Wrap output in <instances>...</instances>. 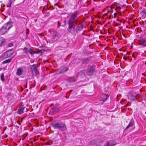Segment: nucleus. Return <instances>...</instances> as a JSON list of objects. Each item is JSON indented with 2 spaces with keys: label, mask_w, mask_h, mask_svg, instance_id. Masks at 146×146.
Returning a JSON list of instances; mask_svg holds the SVG:
<instances>
[{
  "label": "nucleus",
  "mask_w": 146,
  "mask_h": 146,
  "mask_svg": "<svg viewBox=\"0 0 146 146\" xmlns=\"http://www.w3.org/2000/svg\"><path fill=\"white\" fill-rule=\"evenodd\" d=\"M12 24L10 22L5 24L0 29V35H2L7 33L12 27Z\"/></svg>",
  "instance_id": "obj_1"
},
{
  "label": "nucleus",
  "mask_w": 146,
  "mask_h": 146,
  "mask_svg": "<svg viewBox=\"0 0 146 146\" xmlns=\"http://www.w3.org/2000/svg\"><path fill=\"white\" fill-rule=\"evenodd\" d=\"M77 14V13L75 12L71 16L68 22L69 29H71L73 26H75V24H76L75 20Z\"/></svg>",
  "instance_id": "obj_2"
},
{
  "label": "nucleus",
  "mask_w": 146,
  "mask_h": 146,
  "mask_svg": "<svg viewBox=\"0 0 146 146\" xmlns=\"http://www.w3.org/2000/svg\"><path fill=\"white\" fill-rule=\"evenodd\" d=\"M120 9L121 7H115V6L112 5L110 7H108V9H109V10L107 11V13H113L116 11L119 14V10H118Z\"/></svg>",
  "instance_id": "obj_3"
},
{
  "label": "nucleus",
  "mask_w": 146,
  "mask_h": 146,
  "mask_svg": "<svg viewBox=\"0 0 146 146\" xmlns=\"http://www.w3.org/2000/svg\"><path fill=\"white\" fill-rule=\"evenodd\" d=\"M52 126L55 129L62 130L64 128V124L62 122H59L57 123H53L51 124Z\"/></svg>",
  "instance_id": "obj_4"
},
{
  "label": "nucleus",
  "mask_w": 146,
  "mask_h": 146,
  "mask_svg": "<svg viewBox=\"0 0 146 146\" xmlns=\"http://www.w3.org/2000/svg\"><path fill=\"white\" fill-rule=\"evenodd\" d=\"M140 96L135 92H130L129 94L128 98L131 100H137Z\"/></svg>",
  "instance_id": "obj_5"
},
{
  "label": "nucleus",
  "mask_w": 146,
  "mask_h": 146,
  "mask_svg": "<svg viewBox=\"0 0 146 146\" xmlns=\"http://www.w3.org/2000/svg\"><path fill=\"white\" fill-rule=\"evenodd\" d=\"M14 52L13 50H10L7 51L1 56V58L3 59L8 58L11 56Z\"/></svg>",
  "instance_id": "obj_6"
},
{
  "label": "nucleus",
  "mask_w": 146,
  "mask_h": 146,
  "mask_svg": "<svg viewBox=\"0 0 146 146\" xmlns=\"http://www.w3.org/2000/svg\"><path fill=\"white\" fill-rule=\"evenodd\" d=\"M95 71V67L94 66H92L87 70L86 71V73L87 74L89 75H91Z\"/></svg>",
  "instance_id": "obj_7"
},
{
  "label": "nucleus",
  "mask_w": 146,
  "mask_h": 146,
  "mask_svg": "<svg viewBox=\"0 0 146 146\" xmlns=\"http://www.w3.org/2000/svg\"><path fill=\"white\" fill-rule=\"evenodd\" d=\"M139 45H142L143 46L146 47V39L142 38H140L139 40Z\"/></svg>",
  "instance_id": "obj_8"
},
{
  "label": "nucleus",
  "mask_w": 146,
  "mask_h": 146,
  "mask_svg": "<svg viewBox=\"0 0 146 146\" xmlns=\"http://www.w3.org/2000/svg\"><path fill=\"white\" fill-rule=\"evenodd\" d=\"M116 144L114 141L111 140L107 141L104 146H114Z\"/></svg>",
  "instance_id": "obj_9"
},
{
  "label": "nucleus",
  "mask_w": 146,
  "mask_h": 146,
  "mask_svg": "<svg viewBox=\"0 0 146 146\" xmlns=\"http://www.w3.org/2000/svg\"><path fill=\"white\" fill-rule=\"evenodd\" d=\"M23 52L25 53H27L29 52L31 54H33L35 52L32 51L31 49H29L26 47H25L22 49Z\"/></svg>",
  "instance_id": "obj_10"
},
{
  "label": "nucleus",
  "mask_w": 146,
  "mask_h": 146,
  "mask_svg": "<svg viewBox=\"0 0 146 146\" xmlns=\"http://www.w3.org/2000/svg\"><path fill=\"white\" fill-rule=\"evenodd\" d=\"M109 97V96L108 95L106 94H103L101 96L100 100L104 102Z\"/></svg>",
  "instance_id": "obj_11"
},
{
  "label": "nucleus",
  "mask_w": 146,
  "mask_h": 146,
  "mask_svg": "<svg viewBox=\"0 0 146 146\" xmlns=\"http://www.w3.org/2000/svg\"><path fill=\"white\" fill-rule=\"evenodd\" d=\"M51 36L54 40H56L58 38V33L57 32L55 31L52 32L51 34Z\"/></svg>",
  "instance_id": "obj_12"
},
{
  "label": "nucleus",
  "mask_w": 146,
  "mask_h": 146,
  "mask_svg": "<svg viewBox=\"0 0 146 146\" xmlns=\"http://www.w3.org/2000/svg\"><path fill=\"white\" fill-rule=\"evenodd\" d=\"M24 107L23 105H21L18 110V112L19 114H21L23 113Z\"/></svg>",
  "instance_id": "obj_13"
},
{
  "label": "nucleus",
  "mask_w": 146,
  "mask_h": 146,
  "mask_svg": "<svg viewBox=\"0 0 146 146\" xmlns=\"http://www.w3.org/2000/svg\"><path fill=\"white\" fill-rule=\"evenodd\" d=\"M23 72V69L21 68H19L17 70V74L18 76L21 75Z\"/></svg>",
  "instance_id": "obj_14"
},
{
  "label": "nucleus",
  "mask_w": 146,
  "mask_h": 146,
  "mask_svg": "<svg viewBox=\"0 0 146 146\" xmlns=\"http://www.w3.org/2000/svg\"><path fill=\"white\" fill-rule=\"evenodd\" d=\"M31 67L33 71L35 72L36 74L38 72L36 70V64H34L32 65L31 66Z\"/></svg>",
  "instance_id": "obj_15"
},
{
  "label": "nucleus",
  "mask_w": 146,
  "mask_h": 146,
  "mask_svg": "<svg viewBox=\"0 0 146 146\" xmlns=\"http://www.w3.org/2000/svg\"><path fill=\"white\" fill-rule=\"evenodd\" d=\"M83 26L82 25H80L78 26H77L76 28L77 32L78 31H80L83 28Z\"/></svg>",
  "instance_id": "obj_16"
},
{
  "label": "nucleus",
  "mask_w": 146,
  "mask_h": 146,
  "mask_svg": "<svg viewBox=\"0 0 146 146\" xmlns=\"http://www.w3.org/2000/svg\"><path fill=\"white\" fill-rule=\"evenodd\" d=\"M134 123L132 121H131L128 126L126 127L125 129H127L133 125Z\"/></svg>",
  "instance_id": "obj_17"
},
{
  "label": "nucleus",
  "mask_w": 146,
  "mask_h": 146,
  "mask_svg": "<svg viewBox=\"0 0 146 146\" xmlns=\"http://www.w3.org/2000/svg\"><path fill=\"white\" fill-rule=\"evenodd\" d=\"M5 43V40L2 38H0V46L3 45Z\"/></svg>",
  "instance_id": "obj_18"
},
{
  "label": "nucleus",
  "mask_w": 146,
  "mask_h": 146,
  "mask_svg": "<svg viewBox=\"0 0 146 146\" xmlns=\"http://www.w3.org/2000/svg\"><path fill=\"white\" fill-rule=\"evenodd\" d=\"M68 80L69 81L72 82H74L76 81L74 78L72 77L69 78L68 79Z\"/></svg>",
  "instance_id": "obj_19"
},
{
  "label": "nucleus",
  "mask_w": 146,
  "mask_h": 146,
  "mask_svg": "<svg viewBox=\"0 0 146 146\" xmlns=\"http://www.w3.org/2000/svg\"><path fill=\"white\" fill-rule=\"evenodd\" d=\"M11 61V59H9L7 60H6L3 62V63L4 64H6L10 62Z\"/></svg>",
  "instance_id": "obj_20"
},
{
  "label": "nucleus",
  "mask_w": 146,
  "mask_h": 146,
  "mask_svg": "<svg viewBox=\"0 0 146 146\" xmlns=\"http://www.w3.org/2000/svg\"><path fill=\"white\" fill-rule=\"evenodd\" d=\"M1 80L2 81H4L5 80L4 76L3 73H2L1 76Z\"/></svg>",
  "instance_id": "obj_21"
},
{
  "label": "nucleus",
  "mask_w": 146,
  "mask_h": 146,
  "mask_svg": "<svg viewBox=\"0 0 146 146\" xmlns=\"http://www.w3.org/2000/svg\"><path fill=\"white\" fill-rule=\"evenodd\" d=\"M11 0H10L9 2V4L8 5H7V7H10L11 6Z\"/></svg>",
  "instance_id": "obj_22"
},
{
  "label": "nucleus",
  "mask_w": 146,
  "mask_h": 146,
  "mask_svg": "<svg viewBox=\"0 0 146 146\" xmlns=\"http://www.w3.org/2000/svg\"><path fill=\"white\" fill-rule=\"evenodd\" d=\"M55 109L52 108L51 109L50 111H52V112H53L54 113V112H55Z\"/></svg>",
  "instance_id": "obj_23"
},
{
  "label": "nucleus",
  "mask_w": 146,
  "mask_h": 146,
  "mask_svg": "<svg viewBox=\"0 0 146 146\" xmlns=\"http://www.w3.org/2000/svg\"><path fill=\"white\" fill-rule=\"evenodd\" d=\"M13 44L12 43H11L9 44V46H13Z\"/></svg>",
  "instance_id": "obj_24"
},
{
  "label": "nucleus",
  "mask_w": 146,
  "mask_h": 146,
  "mask_svg": "<svg viewBox=\"0 0 146 146\" xmlns=\"http://www.w3.org/2000/svg\"><path fill=\"white\" fill-rule=\"evenodd\" d=\"M132 56L133 57H135V56L134 55V54H133L132 55Z\"/></svg>",
  "instance_id": "obj_25"
},
{
  "label": "nucleus",
  "mask_w": 146,
  "mask_h": 146,
  "mask_svg": "<svg viewBox=\"0 0 146 146\" xmlns=\"http://www.w3.org/2000/svg\"><path fill=\"white\" fill-rule=\"evenodd\" d=\"M123 59H124L126 60H127V58H125L124 57H123Z\"/></svg>",
  "instance_id": "obj_26"
},
{
  "label": "nucleus",
  "mask_w": 146,
  "mask_h": 146,
  "mask_svg": "<svg viewBox=\"0 0 146 146\" xmlns=\"http://www.w3.org/2000/svg\"><path fill=\"white\" fill-rule=\"evenodd\" d=\"M144 13L145 15H146V11H145L144 12Z\"/></svg>",
  "instance_id": "obj_27"
},
{
  "label": "nucleus",
  "mask_w": 146,
  "mask_h": 146,
  "mask_svg": "<svg viewBox=\"0 0 146 146\" xmlns=\"http://www.w3.org/2000/svg\"><path fill=\"white\" fill-rule=\"evenodd\" d=\"M114 15H116V13H114Z\"/></svg>",
  "instance_id": "obj_28"
},
{
  "label": "nucleus",
  "mask_w": 146,
  "mask_h": 146,
  "mask_svg": "<svg viewBox=\"0 0 146 146\" xmlns=\"http://www.w3.org/2000/svg\"><path fill=\"white\" fill-rule=\"evenodd\" d=\"M68 70V68H66V71H67Z\"/></svg>",
  "instance_id": "obj_29"
},
{
  "label": "nucleus",
  "mask_w": 146,
  "mask_h": 146,
  "mask_svg": "<svg viewBox=\"0 0 146 146\" xmlns=\"http://www.w3.org/2000/svg\"><path fill=\"white\" fill-rule=\"evenodd\" d=\"M62 72H63V71H62V72H60V73H62Z\"/></svg>",
  "instance_id": "obj_30"
},
{
  "label": "nucleus",
  "mask_w": 146,
  "mask_h": 146,
  "mask_svg": "<svg viewBox=\"0 0 146 146\" xmlns=\"http://www.w3.org/2000/svg\"><path fill=\"white\" fill-rule=\"evenodd\" d=\"M15 0H14V1H15Z\"/></svg>",
  "instance_id": "obj_31"
}]
</instances>
